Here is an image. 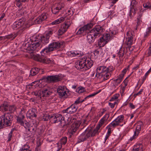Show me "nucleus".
Instances as JSON below:
<instances>
[{
	"mask_svg": "<svg viewBox=\"0 0 151 151\" xmlns=\"http://www.w3.org/2000/svg\"><path fill=\"white\" fill-rule=\"evenodd\" d=\"M33 94L37 97H47L50 95L52 92L50 91L49 88H44L41 90L33 92Z\"/></svg>",
	"mask_w": 151,
	"mask_h": 151,
	"instance_id": "nucleus-8",
	"label": "nucleus"
},
{
	"mask_svg": "<svg viewBox=\"0 0 151 151\" xmlns=\"http://www.w3.org/2000/svg\"><path fill=\"white\" fill-rule=\"evenodd\" d=\"M114 101L113 103H112L114 105V106L116 105H117L119 102V101L118 100H114Z\"/></svg>",
	"mask_w": 151,
	"mask_h": 151,
	"instance_id": "nucleus-62",
	"label": "nucleus"
},
{
	"mask_svg": "<svg viewBox=\"0 0 151 151\" xmlns=\"http://www.w3.org/2000/svg\"><path fill=\"white\" fill-rule=\"evenodd\" d=\"M123 79L122 76H119L114 81V82L113 84V86H112V88L115 89L116 87L118 86V85L120 84L121 82Z\"/></svg>",
	"mask_w": 151,
	"mask_h": 151,
	"instance_id": "nucleus-26",
	"label": "nucleus"
},
{
	"mask_svg": "<svg viewBox=\"0 0 151 151\" xmlns=\"http://www.w3.org/2000/svg\"><path fill=\"white\" fill-rule=\"evenodd\" d=\"M28 1V0H16V4L18 7H20L22 6L23 3H25Z\"/></svg>",
	"mask_w": 151,
	"mask_h": 151,
	"instance_id": "nucleus-33",
	"label": "nucleus"
},
{
	"mask_svg": "<svg viewBox=\"0 0 151 151\" xmlns=\"http://www.w3.org/2000/svg\"><path fill=\"white\" fill-rule=\"evenodd\" d=\"M127 78L124 80V81H123V83H124V85H125L124 86H127V84H128V80H127Z\"/></svg>",
	"mask_w": 151,
	"mask_h": 151,
	"instance_id": "nucleus-55",
	"label": "nucleus"
},
{
	"mask_svg": "<svg viewBox=\"0 0 151 151\" xmlns=\"http://www.w3.org/2000/svg\"><path fill=\"white\" fill-rule=\"evenodd\" d=\"M79 127V124L77 123L73 124L69 131V132L72 134H73L75 133Z\"/></svg>",
	"mask_w": 151,
	"mask_h": 151,
	"instance_id": "nucleus-25",
	"label": "nucleus"
},
{
	"mask_svg": "<svg viewBox=\"0 0 151 151\" xmlns=\"http://www.w3.org/2000/svg\"><path fill=\"white\" fill-rule=\"evenodd\" d=\"M14 130V129H12L9 133V134L8 136V139L7 141L9 142L11 140V138L12 136L13 132Z\"/></svg>",
	"mask_w": 151,
	"mask_h": 151,
	"instance_id": "nucleus-41",
	"label": "nucleus"
},
{
	"mask_svg": "<svg viewBox=\"0 0 151 151\" xmlns=\"http://www.w3.org/2000/svg\"><path fill=\"white\" fill-rule=\"evenodd\" d=\"M93 65V63L90 58L84 57L76 62L75 67L78 70L83 69V70H86L90 68Z\"/></svg>",
	"mask_w": 151,
	"mask_h": 151,
	"instance_id": "nucleus-5",
	"label": "nucleus"
},
{
	"mask_svg": "<svg viewBox=\"0 0 151 151\" xmlns=\"http://www.w3.org/2000/svg\"><path fill=\"white\" fill-rule=\"evenodd\" d=\"M147 76H146V75H145V76L143 77V78H142V84L145 81V80L146 79V77H147Z\"/></svg>",
	"mask_w": 151,
	"mask_h": 151,
	"instance_id": "nucleus-56",
	"label": "nucleus"
},
{
	"mask_svg": "<svg viewBox=\"0 0 151 151\" xmlns=\"http://www.w3.org/2000/svg\"><path fill=\"white\" fill-rule=\"evenodd\" d=\"M47 18L46 13H43L35 20L33 24H37L41 23L42 21Z\"/></svg>",
	"mask_w": 151,
	"mask_h": 151,
	"instance_id": "nucleus-21",
	"label": "nucleus"
},
{
	"mask_svg": "<svg viewBox=\"0 0 151 151\" xmlns=\"http://www.w3.org/2000/svg\"><path fill=\"white\" fill-rule=\"evenodd\" d=\"M37 145L36 147H40V146L41 145V143L40 142V141H38L37 142Z\"/></svg>",
	"mask_w": 151,
	"mask_h": 151,
	"instance_id": "nucleus-57",
	"label": "nucleus"
},
{
	"mask_svg": "<svg viewBox=\"0 0 151 151\" xmlns=\"http://www.w3.org/2000/svg\"><path fill=\"white\" fill-rule=\"evenodd\" d=\"M78 108V107L77 106L72 104L65 110H63V113L68 114H73L76 112Z\"/></svg>",
	"mask_w": 151,
	"mask_h": 151,
	"instance_id": "nucleus-18",
	"label": "nucleus"
},
{
	"mask_svg": "<svg viewBox=\"0 0 151 151\" xmlns=\"http://www.w3.org/2000/svg\"><path fill=\"white\" fill-rule=\"evenodd\" d=\"M105 74H104V77L105 78V81L109 78L111 76L110 74L108 73V72L106 73Z\"/></svg>",
	"mask_w": 151,
	"mask_h": 151,
	"instance_id": "nucleus-46",
	"label": "nucleus"
},
{
	"mask_svg": "<svg viewBox=\"0 0 151 151\" xmlns=\"http://www.w3.org/2000/svg\"><path fill=\"white\" fill-rule=\"evenodd\" d=\"M106 110L105 109H103L102 111H101L98 114V116L101 117L105 112Z\"/></svg>",
	"mask_w": 151,
	"mask_h": 151,
	"instance_id": "nucleus-49",
	"label": "nucleus"
},
{
	"mask_svg": "<svg viewBox=\"0 0 151 151\" xmlns=\"http://www.w3.org/2000/svg\"><path fill=\"white\" fill-rule=\"evenodd\" d=\"M143 124L142 122H138L137 123V125L135 131L139 133L141 129V128L143 127Z\"/></svg>",
	"mask_w": 151,
	"mask_h": 151,
	"instance_id": "nucleus-29",
	"label": "nucleus"
},
{
	"mask_svg": "<svg viewBox=\"0 0 151 151\" xmlns=\"http://www.w3.org/2000/svg\"><path fill=\"white\" fill-rule=\"evenodd\" d=\"M35 151H41L40 147H36Z\"/></svg>",
	"mask_w": 151,
	"mask_h": 151,
	"instance_id": "nucleus-64",
	"label": "nucleus"
},
{
	"mask_svg": "<svg viewBox=\"0 0 151 151\" xmlns=\"http://www.w3.org/2000/svg\"><path fill=\"white\" fill-rule=\"evenodd\" d=\"M126 41H125L126 46L124 48L121 47L117 53V56L119 58V60H122L123 59V57L126 54L128 50L130 51L133 50L131 48V45L133 43V35L131 32H128L126 34Z\"/></svg>",
	"mask_w": 151,
	"mask_h": 151,
	"instance_id": "nucleus-3",
	"label": "nucleus"
},
{
	"mask_svg": "<svg viewBox=\"0 0 151 151\" xmlns=\"http://www.w3.org/2000/svg\"><path fill=\"white\" fill-rule=\"evenodd\" d=\"M104 30L102 27L100 26L93 28L87 33V42L89 44L93 42L96 38L100 36Z\"/></svg>",
	"mask_w": 151,
	"mask_h": 151,
	"instance_id": "nucleus-6",
	"label": "nucleus"
},
{
	"mask_svg": "<svg viewBox=\"0 0 151 151\" xmlns=\"http://www.w3.org/2000/svg\"><path fill=\"white\" fill-rule=\"evenodd\" d=\"M142 145L141 144L134 146L132 151H143Z\"/></svg>",
	"mask_w": 151,
	"mask_h": 151,
	"instance_id": "nucleus-34",
	"label": "nucleus"
},
{
	"mask_svg": "<svg viewBox=\"0 0 151 151\" xmlns=\"http://www.w3.org/2000/svg\"><path fill=\"white\" fill-rule=\"evenodd\" d=\"M129 68V65H128L127 68H125L122 71L121 74L119 75L120 76H122V78H123V77L124 76V74L126 73L127 70H128Z\"/></svg>",
	"mask_w": 151,
	"mask_h": 151,
	"instance_id": "nucleus-43",
	"label": "nucleus"
},
{
	"mask_svg": "<svg viewBox=\"0 0 151 151\" xmlns=\"http://www.w3.org/2000/svg\"><path fill=\"white\" fill-rule=\"evenodd\" d=\"M142 22L141 20L140 19H138L137 18V26H138L141 23V22Z\"/></svg>",
	"mask_w": 151,
	"mask_h": 151,
	"instance_id": "nucleus-53",
	"label": "nucleus"
},
{
	"mask_svg": "<svg viewBox=\"0 0 151 151\" xmlns=\"http://www.w3.org/2000/svg\"><path fill=\"white\" fill-rule=\"evenodd\" d=\"M13 116L8 112L4 113L0 117V129L11 125Z\"/></svg>",
	"mask_w": 151,
	"mask_h": 151,
	"instance_id": "nucleus-7",
	"label": "nucleus"
},
{
	"mask_svg": "<svg viewBox=\"0 0 151 151\" xmlns=\"http://www.w3.org/2000/svg\"><path fill=\"white\" fill-rule=\"evenodd\" d=\"M5 16V14L4 13H3L2 14L1 16L0 17V22L1 21V20L2 19L4 18Z\"/></svg>",
	"mask_w": 151,
	"mask_h": 151,
	"instance_id": "nucleus-63",
	"label": "nucleus"
},
{
	"mask_svg": "<svg viewBox=\"0 0 151 151\" xmlns=\"http://www.w3.org/2000/svg\"><path fill=\"white\" fill-rule=\"evenodd\" d=\"M68 54L71 57H79L82 55V53L78 51H71L68 53Z\"/></svg>",
	"mask_w": 151,
	"mask_h": 151,
	"instance_id": "nucleus-24",
	"label": "nucleus"
},
{
	"mask_svg": "<svg viewBox=\"0 0 151 151\" xmlns=\"http://www.w3.org/2000/svg\"><path fill=\"white\" fill-rule=\"evenodd\" d=\"M48 116L47 115H44L43 116L42 120L44 121H47L49 119Z\"/></svg>",
	"mask_w": 151,
	"mask_h": 151,
	"instance_id": "nucleus-51",
	"label": "nucleus"
},
{
	"mask_svg": "<svg viewBox=\"0 0 151 151\" xmlns=\"http://www.w3.org/2000/svg\"><path fill=\"white\" fill-rule=\"evenodd\" d=\"M139 133L137 132L136 131H135L134 132V134L132 137H131L130 140L131 141H132L134 139L136 138L138 136Z\"/></svg>",
	"mask_w": 151,
	"mask_h": 151,
	"instance_id": "nucleus-44",
	"label": "nucleus"
},
{
	"mask_svg": "<svg viewBox=\"0 0 151 151\" xmlns=\"http://www.w3.org/2000/svg\"><path fill=\"white\" fill-rule=\"evenodd\" d=\"M67 138L66 137H64L61 138L60 141V143L62 144L65 145L67 142Z\"/></svg>",
	"mask_w": 151,
	"mask_h": 151,
	"instance_id": "nucleus-39",
	"label": "nucleus"
},
{
	"mask_svg": "<svg viewBox=\"0 0 151 151\" xmlns=\"http://www.w3.org/2000/svg\"><path fill=\"white\" fill-rule=\"evenodd\" d=\"M111 133V129L110 128H109L108 129L107 132L106 133L107 134L110 135Z\"/></svg>",
	"mask_w": 151,
	"mask_h": 151,
	"instance_id": "nucleus-59",
	"label": "nucleus"
},
{
	"mask_svg": "<svg viewBox=\"0 0 151 151\" xmlns=\"http://www.w3.org/2000/svg\"><path fill=\"white\" fill-rule=\"evenodd\" d=\"M52 31H49L45 33L42 36H35L33 37V42L31 44H26L27 45V50L29 51L36 50L38 51L42 46L43 44H46L49 42L50 37L52 35Z\"/></svg>",
	"mask_w": 151,
	"mask_h": 151,
	"instance_id": "nucleus-1",
	"label": "nucleus"
},
{
	"mask_svg": "<svg viewBox=\"0 0 151 151\" xmlns=\"http://www.w3.org/2000/svg\"><path fill=\"white\" fill-rule=\"evenodd\" d=\"M50 119L52 122L54 123L60 122L59 124L62 127L64 126L65 124L64 118L61 115L59 114L51 116L50 117Z\"/></svg>",
	"mask_w": 151,
	"mask_h": 151,
	"instance_id": "nucleus-9",
	"label": "nucleus"
},
{
	"mask_svg": "<svg viewBox=\"0 0 151 151\" xmlns=\"http://www.w3.org/2000/svg\"><path fill=\"white\" fill-rule=\"evenodd\" d=\"M27 27V26L26 25V23L22 19L15 22L13 25V28L14 29H17L20 28V30L22 31Z\"/></svg>",
	"mask_w": 151,
	"mask_h": 151,
	"instance_id": "nucleus-10",
	"label": "nucleus"
},
{
	"mask_svg": "<svg viewBox=\"0 0 151 151\" xmlns=\"http://www.w3.org/2000/svg\"><path fill=\"white\" fill-rule=\"evenodd\" d=\"M84 91V88L83 87H78L76 90V92L78 93H82Z\"/></svg>",
	"mask_w": 151,
	"mask_h": 151,
	"instance_id": "nucleus-42",
	"label": "nucleus"
},
{
	"mask_svg": "<svg viewBox=\"0 0 151 151\" xmlns=\"http://www.w3.org/2000/svg\"><path fill=\"white\" fill-rule=\"evenodd\" d=\"M150 5L147 4H143V7L144 8L150 9Z\"/></svg>",
	"mask_w": 151,
	"mask_h": 151,
	"instance_id": "nucleus-54",
	"label": "nucleus"
},
{
	"mask_svg": "<svg viewBox=\"0 0 151 151\" xmlns=\"http://www.w3.org/2000/svg\"><path fill=\"white\" fill-rule=\"evenodd\" d=\"M61 78L60 76L58 75L48 76L47 77H44L42 79V80L50 83L56 82L60 81Z\"/></svg>",
	"mask_w": 151,
	"mask_h": 151,
	"instance_id": "nucleus-12",
	"label": "nucleus"
},
{
	"mask_svg": "<svg viewBox=\"0 0 151 151\" xmlns=\"http://www.w3.org/2000/svg\"><path fill=\"white\" fill-rule=\"evenodd\" d=\"M129 107L132 109H134L135 108V106L133 105L132 103H130L129 104Z\"/></svg>",
	"mask_w": 151,
	"mask_h": 151,
	"instance_id": "nucleus-61",
	"label": "nucleus"
},
{
	"mask_svg": "<svg viewBox=\"0 0 151 151\" xmlns=\"http://www.w3.org/2000/svg\"><path fill=\"white\" fill-rule=\"evenodd\" d=\"M139 12L138 13V15L137 16V18L138 19H140L141 17L142 16V14L144 11V10H142V6H140L139 7Z\"/></svg>",
	"mask_w": 151,
	"mask_h": 151,
	"instance_id": "nucleus-38",
	"label": "nucleus"
},
{
	"mask_svg": "<svg viewBox=\"0 0 151 151\" xmlns=\"http://www.w3.org/2000/svg\"><path fill=\"white\" fill-rule=\"evenodd\" d=\"M67 88L66 87L59 86L57 89V92L59 95L63 97L66 98L67 94L66 93Z\"/></svg>",
	"mask_w": 151,
	"mask_h": 151,
	"instance_id": "nucleus-17",
	"label": "nucleus"
},
{
	"mask_svg": "<svg viewBox=\"0 0 151 151\" xmlns=\"http://www.w3.org/2000/svg\"><path fill=\"white\" fill-rule=\"evenodd\" d=\"M124 119L123 115H121L118 116L114 121L112 122L109 125L111 127H115L118 125L119 124L122 122Z\"/></svg>",
	"mask_w": 151,
	"mask_h": 151,
	"instance_id": "nucleus-16",
	"label": "nucleus"
},
{
	"mask_svg": "<svg viewBox=\"0 0 151 151\" xmlns=\"http://www.w3.org/2000/svg\"><path fill=\"white\" fill-rule=\"evenodd\" d=\"M25 116L22 114L17 117V122L19 124L23 126L26 129L29 128V123L24 119Z\"/></svg>",
	"mask_w": 151,
	"mask_h": 151,
	"instance_id": "nucleus-13",
	"label": "nucleus"
},
{
	"mask_svg": "<svg viewBox=\"0 0 151 151\" xmlns=\"http://www.w3.org/2000/svg\"><path fill=\"white\" fill-rule=\"evenodd\" d=\"M65 17H62L60 18L57 19L55 20V21L51 23V24L52 25H53L59 24V23L63 21L65 19Z\"/></svg>",
	"mask_w": 151,
	"mask_h": 151,
	"instance_id": "nucleus-31",
	"label": "nucleus"
},
{
	"mask_svg": "<svg viewBox=\"0 0 151 151\" xmlns=\"http://www.w3.org/2000/svg\"><path fill=\"white\" fill-rule=\"evenodd\" d=\"M111 70L108 68H106L105 66H100L97 68L96 69V73H107L111 71Z\"/></svg>",
	"mask_w": 151,
	"mask_h": 151,
	"instance_id": "nucleus-23",
	"label": "nucleus"
},
{
	"mask_svg": "<svg viewBox=\"0 0 151 151\" xmlns=\"http://www.w3.org/2000/svg\"><path fill=\"white\" fill-rule=\"evenodd\" d=\"M70 24V22H67L62 25L58 31V36H60L65 33L67 31Z\"/></svg>",
	"mask_w": 151,
	"mask_h": 151,
	"instance_id": "nucleus-15",
	"label": "nucleus"
},
{
	"mask_svg": "<svg viewBox=\"0 0 151 151\" xmlns=\"http://www.w3.org/2000/svg\"><path fill=\"white\" fill-rule=\"evenodd\" d=\"M109 114L108 113L106 114L100 120L99 123L98 125L96 126L95 128L99 132L100 131V127L102 126V124H104V122L106 121L108 119L109 117Z\"/></svg>",
	"mask_w": 151,
	"mask_h": 151,
	"instance_id": "nucleus-19",
	"label": "nucleus"
},
{
	"mask_svg": "<svg viewBox=\"0 0 151 151\" xmlns=\"http://www.w3.org/2000/svg\"><path fill=\"white\" fill-rule=\"evenodd\" d=\"M110 38V35L109 34H106L103 37L100 38L99 40L98 44L100 47H103L108 42L107 40H109Z\"/></svg>",
	"mask_w": 151,
	"mask_h": 151,
	"instance_id": "nucleus-14",
	"label": "nucleus"
},
{
	"mask_svg": "<svg viewBox=\"0 0 151 151\" xmlns=\"http://www.w3.org/2000/svg\"><path fill=\"white\" fill-rule=\"evenodd\" d=\"M29 146L27 144H25L23 145L22 147H21L20 149V151H23L24 150H25L26 151L28 150H29Z\"/></svg>",
	"mask_w": 151,
	"mask_h": 151,
	"instance_id": "nucleus-37",
	"label": "nucleus"
},
{
	"mask_svg": "<svg viewBox=\"0 0 151 151\" xmlns=\"http://www.w3.org/2000/svg\"><path fill=\"white\" fill-rule=\"evenodd\" d=\"M93 54L94 55V58H97L99 55V51L98 50H96L94 51Z\"/></svg>",
	"mask_w": 151,
	"mask_h": 151,
	"instance_id": "nucleus-45",
	"label": "nucleus"
},
{
	"mask_svg": "<svg viewBox=\"0 0 151 151\" xmlns=\"http://www.w3.org/2000/svg\"><path fill=\"white\" fill-rule=\"evenodd\" d=\"M37 110L35 109H32L29 110L27 112L26 115L27 118L32 119L34 117H37Z\"/></svg>",
	"mask_w": 151,
	"mask_h": 151,
	"instance_id": "nucleus-22",
	"label": "nucleus"
},
{
	"mask_svg": "<svg viewBox=\"0 0 151 151\" xmlns=\"http://www.w3.org/2000/svg\"><path fill=\"white\" fill-rule=\"evenodd\" d=\"M98 93V92H97V93H92V94H91L90 95H89L88 96H87L86 97H85V98H84V99L85 100L86 99H87V98H90V97H93V96H94L95 95H96V94H97V93Z\"/></svg>",
	"mask_w": 151,
	"mask_h": 151,
	"instance_id": "nucleus-48",
	"label": "nucleus"
},
{
	"mask_svg": "<svg viewBox=\"0 0 151 151\" xmlns=\"http://www.w3.org/2000/svg\"><path fill=\"white\" fill-rule=\"evenodd\" d=\"M109 105L111 108H113L115 106L112 103H109Z\"/></svg>",
	"mask_w": 151,
	"mask_h": 151,
	"instance_id": "nucleus-58",
	"label": "nucleus"
},
{
	"mask_svg": "<svg viewBox=\"0 0 151 151\" xmlns=\"http://www.w3.org/2000/svg\"><path fill=\"white\" fill-rule=\"evenodd\" d=\"M93 26V25L92 23L88 24L83 27L80 28L77 32V34L79 35L83 33L84 32L86 31L89 29L92 28Z\"/></svg>",
	"mask_w": 151,
	"mask_h": 151,
	"instance_id": "nucleus-20",
	"label": "nucleus"
},
{
	"mask_svg": "<svg viewBox=\"0 0 151 151\" xmlns=\"http://www.w3.org/2000/svg\"><path fill=\"white\" fill-rule=\"evenodd\" d=\"M137 3V1L135 0H132L131 3V5L134 6Z\"/></svg>",
	"mask_w": 151,
	"mask_h": 151,
	"instance_id": "nucleus-52",
	"label": "nucleus"
},
{
	"mask_svg": "<svg viewBox=\"0 0 151 151\" xmlns=\"http://www.w3.org/2000/svg\"><path fill=\"white\" fill-rule=\"evenodd\" d=\"M57 144H58V148L59 149V150H60L62 148V145L60 143H58Z\"/></svg>",
	"mask_w": 151,
	"mask_h": 151,
	"instance_id": "nucleus-60",
	"label": "nucleus"
},
{
	"mask_svg": "<svg viewBox=\"0 0 151 151\" xmlns=\"http://www.w3.org/2000/svg\"><path fill=\"white\" fill-rule=\"evenodd\" d=\"M120 95L119 94H116L114 95L110 100L111 101H114V100H118L117 99L119 96Z\"/></svg>",
	"mask_w": 151,
	"mask_h": 151,
	"instance_id": "nucleus-40",
	"label": "nucleus"
},
{
	"mask_svg": "<svg viewBox=\"0 0 151 151\" xmlns=\"http://www.w3.org/2000/svg\"><path fill=\"white\" fill-rule=\"evenodd\" d=\"M80 98H78V99H77L76 101L73 104L77 106V105L81 103L83 101H81L79 100Z\"/></svg>",
	"mask_w": 151,
	"mask_h": 151,
	"instance_id": "nucleus-47",
	"label": "nucleus"
},
{
	"mask_svg": "<svg viewBox=\"0 0 151 151\" xmlns=\"http://www.w3.org/2000/svg\"><path fill=\"white\" fill-rule=\"evenodd\" d=\"M65 10H66V11H65L66 12V13L68 15H72L73 14V11H71V10L70 9L68 10L67 11L68 12H66V10L65 9Z\"/></svg>",
	"mask_w": 151,
	"mask_h": 151,
	"instance_id": "nucleus-50",
	"label": "nucleus"
},
{
	"mask_svg": "<svg viewBox=\"0 0 151 151\" xmlns=\"http://www.w3.org/2000/svg\"><path fill=\"white\" fill-rule=\"evenodd\" d=\"M95 76L97 78L100 79L101 81H105V78L104 77V73H96Z\"/></svg>",
	"mask_w": 151,
	"mask_h": 151,
	"instance_id": "nucleus-35",
	"label": "nucleus"
},
{
	"mask_svg": "<svg viewBox=\"0 0 151 151\" xmlns=\"http://www.w3.org/2000/svg\"><path fill=\"white\" fill-rule=\"evenodd\" d=\"M63 45V42L60 41H54L49 44L48 47L45 48L40 52L41 55L39 54L34 55L33 56V59L37 61L45 63H49V60L47 59L46 55L51 51L55 50Z\"/></svg>",
	"mask_w": 151,
	"mask_h": 151,
	"instance_id": "nucleus-2",
	"label": "nucleus"
},
{
	"mask_svg": "<svg viewBox=\"0 0 151 151\" xmlns=\"http://www.w3.org/2000/svg\"><path fill=\"white\" fill-rule=\"evenodd\" d=\"M16 107L14 105L9 106L8 108V110L10 112L11 114L12 113H13L16 110Z\"/></svg>",
	"mask_w": 151,
	"mask_h": 151,
	"instance_id": "nucleus-36",
	"label": "nucleus"
},
{
	"mask_svg": "<svg viewBox=\"0 0 151 151\" xmlns=\"http://www.w3.org/2000/svg\"><path fill=\"white\" fill-rule=\"evenodd\" d=\"M99 132L95 128L90 127L87 128L84 132L78 137L77 143H80L86 141L91 137L95 136L99 134Z\"/></svg>",
	"mask_w": 151,
	"mask_h": 151,
	"instance_id": "nucleus-4",
	"label": "nucleus"
},
{
	"mask_svg": "<svg viewBox=\"0 0 151 151\" xmlns=\"http://www.w3.org/2000/svg\"><path fill=\"white\" fill-rule=\"evenodd\" d=\"M9 104L6 102H4L0 106V111L6 112L8 111Z\"/></svg>",
	"mask_w": 151,
	"mask_h": 151,
	"instance_id": "nucleus-27",
	"label": "nucleus"
},
{
	"mask_svg": "<svg viewBox=\"0 0 151 151\" xmlns=\"http://www.w3.org/2000/svg\"><path fill=\"white\" fill-rule=\"evenodd\" d=\"M65 5L63 3H60L57 5V6L51 8L52 12L54 14H58L59 12H62L64 11H65Z\"/></svg>",
	"mask_w": 151,
	"mask_h": 151,
	"instance_id": "nucleus-11",
	"label": "nucleus"
},
{
	"mask_svg": "<svg viewBox=\"0 0 151 151\" xmlns=\"http://www.w3.org/2000/svg\"><path fill=\"white\" fill-rule=\"evenodd\" d=\"M17 36V35L15 33H12L10 35L5 36L4 39H7L12 40L15 38Z\"/></svg>",
	"mask_w": 151,
	"mask_h": 151,
	"instance_id": "nucleus-30",
	"label": "nucleus"
},
{
	"mask_svg": "<svg viewBox=\"0 0 151 151\" xmlns=\"http://www.w3.org/2000/svg\"><path fill=\"white\" fill-rule=\"evenodd\" d=\"M151 31V27H148L144 35L143 41H145L146 38L149 36Z\"/></svg>",
	"mask_w": 151,
	"mask_h": 151,
	"instance_id": "nucleus-32",
	"label": "nucleus"
},
{
	"mask_svg": "<svg viewBox=\"0 0 151 151\" xmlns=\"http://www.w3.org/2000/svg\"><path fill=\"white\" fill-rule=\"evenodd\" d=\"M39 69L37 68H32L30 71V75L32 76H34L38 73Z\"/></svg>",
	"mask_w": 151,
	"mask_h": 151,
	"instance_id": "nucleus-28",
	"label": "nucleus"
}]
</instances>
